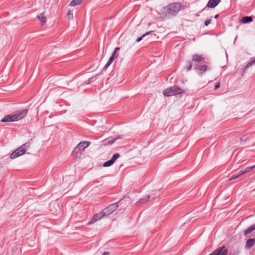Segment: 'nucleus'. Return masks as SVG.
<instances>
[{
	"instance_id": "f257e3e1",
	"label": "nucleus",
	"mask_w": 255,
	"mask_h": 255,
	"mask_svg": "<svg viewBox=\"0 0 255 255\" xmlns=\"http://www.w3.org/2000/svg\"><path fill=\"white\" fill-rule=\"evenodd\" d=\"M28 112V110L23 109L21 111H17L11 115H7L4 116L1 120V122H13L18 121L24 118Z\"/></svg>"
},
{
	"instance_id": "f03ea898",
	"label": "nucleus",
	"mask_w": 255,
	"mask_h": 255,
	"mask_svg": "<svg viewBox=\"0 0 255 255\" xmlns=\"http://www.w3.org/2000/svg\"><path fill=\"white\" fill-rule=\"evenodd\" d=\"M29 143L23 144L13 151L10 154V158L13 159L22 155L25 152L26 150L29 147Z\"/></svg>"
},
{
	"instance_id": "7ed1b4c3",
	"label": "nucleus",
	"mask_w": 255,
	"mask_h": 255,
	"mask_svg": "<svg viewBox=\"0 0 255 255\" xmlns=\"http://www.w3.org/2000/svg\"><path fill=\"white\" fill-rule=\"evenodd\" d=\"M181 4L179 2L173 3L169 4L166 8V12L172 15L176 14L181 9Z\"/></svg>"
},
{
	"instance_id": "20e7f679",
	"label": "nucleus",
	"mask_w": 255,
	"mask_h": 255,
	"mask_svg": "<svg viewBox=\"0 0 255 255\" xmlns=\"http://www.w3.org/2000/svg\"><path fill=\"white\" fill-rule=\"evenodd\" d=\"M90 144V142L88 141H82L80 142L74 149L73 154H81L82 151Z\"/></svg>"
},
{
	"instance_id": "39448f33",
	"label": "nucleus",
	"mask_w": 255,
	"mask_h": 255,
	"mask_svg": "<svg viewBox=\"0 0 255 255\" xmlns=\"http://www.w3.org/2000/svg\"><path fill=\"white\" fill-rule=\"evenodd\" d=\"M122 204L121 201H120L118 203H115L110 205L108 207L105 208L102 210L105 216H108L112 214L114 211H115L118 207V204Z\"/></svg>"
},
{
	"instance_id": "423d86ee",
	"label": "nucleus",
	"mask_w": 255,
	"mask_h": 255,
	"mask_svg": "<svg viewBox=\"0 0 255 255\" xmlns=\"http://www.w3.org/2000/svg\"><path fill=\"white\" fill-rule=\"evenodd\" d=\"M228 253V250L223 246L217 249L210 254V255H227Z\"/></svg>"
},
{
	"instance_id": "0eeeda50",
	"label": "nucleus",
	"mask_w": 255,
	"mask_h": 255,
	"mask_svg": "<svg viewBox=\"0 0 255 255\" xmlns=\"http://www.w3.org/2000/svg\"><path fill=\"white\" fill-rule=\"evenodd\" d=\"M105 216L103 211H101L98 213L94 215L92 219L89 222V224H93L95 222L98 221L100 219H101L102 217Z\"/></svg>"
},
{
	"instance_id": "6e6552de",
	"label": "nucleus",
	"mask_w": 255,
	"mask_h": 255,
	"mask_svg": "<svg viewBox=\"0 0 255 255\" xmlns=\"http://www.w3.org/2000/svg\"><path fill=\"white\" fill-rule=\"evenodd\" d=\"M171 88H172V91L174 92V95H179L185 93V91L177 86H174L171 87Z\"/></svg>"
},
{
	"instance_id": "1a4fd4ad",
	"label": "nucleus",
	"mask_w": 255,
	"mask_h": 255,
	"mask_svg": "<svg viewBox=\"0 0 255 255\" xmlns=\"http://www.w3.org/2000/svg\"><path fill=\"white\" fill-rule=\"evenodd\" d=\"M255 243V239H249L247 240L246 245H245V248L246 249H250L252 247H253Z\"/></svg>"
},
{
	"instance_id": "9d476101",
	"label": "nucleus",
	"mask_w": 255,
	"mask_h": 255,
	"mask_svg": "<svg viewBox=\"0 0 255 255\" xmlns=\"http://www.w3.org/2000/svg\"><path fill=\"white\" fill-rule=\"evenodd\" d=\"M220 2V0H209L207 7L210 8H214Z\"/></svg>"
},
{
	"instance_id": "9b49d317",
	"label": "nucleus",
	"mask_w": 255,
	"mask_h": 255,
	"mask_svg": "<svg viewBox=\"0 0 255 255\" xmlns=\"http://www.w3.org/2000/svg\"><path fill=\"white\" fill-rule=\"evenodd\" d=\"M203 60L202 55L199 54H194L192 56V60L194 62H200Z\"/></svg>"
},
{
	"instance_id": "f8f14e48",
	"label": "nucleus",
	"mask_w": 255,
	"mask_h": 255,
	"mask_svg": "<svg viewBox=\"0 0 255 255\" xmlns=\"http://www.w3.org/2000/svg\"><path fill=\"white\" fill-rule=\"evenodd\" d=\"M253 20L252 16H244L240 20V22L242 23H248Z\"/></svg>"
},
{
	"instance_id": "ddd939ff",
	"label": "nucleus",
	"mask_w": 255,
	"mask_h": 255,
	"mask_svg": "<svg viewBox=\"0 0 255 255\" xmlns=\"http://www.w3.org/2000/svg\"><path fill=\"white\" fill-rule=\"evenodd\" d=\"M163 94L165 96H171L174 95V92L172 91V88L171 87L165 89L163 92Z\"/></svg>"
},
{
	"instance_id": "4468645a",
	"label": "nucleus",
	"mask_w": 255,
	"mask_h": 255,
	"mask_svg": "<svg viewBox=\"0 0 255 255\" xmlns=\"http://www.w3.org/2000/svg\"><path fill=\"white\" fill-rule=\"evenodd\" d=\"M119 138H122V136H118L117 137H116L115 138H112L111 140H108V141H107V140H105L103 141V144L104 145H107L109 144H111L113 143L114 142H115L116 140H117L118 139H119Z\"/></svg>"
},
{
	"instance_id": "2eb2a0df",
	"label": "nucleus",
	"mask_w": 255,
	"mask_h": 255,
	"mask_svg": "<svg viewBox=\"0 0 255 255\" xmlns=\"http://www.w3.org/2000/svg\"><path fill=\"white\" fill-rule=\"evenodd\" d=\"M37 17L38 19L41 21L42 24H44L47 20L45 16L44 15V12L41 13L39 15H37Z\"/></svg>"
},
{
	"instance_id": "dca6fc26",
	"label": "nucleus",
	"mask_w": 255,
	"mask_h": 255,
	"mask_svg": "<svg viewBox=\"0 0 255 255\" xmlns=\"http://www.w3.org/2000/svg\"><path fill=\"white\" fill-rule=\"evenodd\" d=\"M255 230V225H253L250 226L245 231V235L247 237H249L248 235L252 231Z\"/></svg>"
},
{
	"instance_id": "f3484780",
	"label": "nucleus",
	"mask_w": 255,
	"mask_h": 255,
	"mask_svg": "<svg viewBox=\"0 0 255 255\" xmlns=\"http://www.w3.org/2000/svg\"><path fill=\"white\" fill-rule=\"evenodd\" d=\"M255 167V166H252L246 167L244 170L240 171V175H242L246 173L249 172L254 169Z\"/></svg>"
},
{
	"instance_id": "a211bd4d",
	"label": "nucleus",
	"mask_w": 255,
	"mask_h": 255,
	"mask_svg": "<svg viewBox=\"0 0 255 255\" xmlns=\"http://www.w3.org/2000/svg\"><path fill=\"white\" fill-rule=\"evenodd\" d=\"M198 69L199 71H201V73H200V74L201 75H202L203 72H205L209 69L208 68V66L207 65H200V66H198Z\"/></svg>"
},
{
	"instance_id": "6ab92c4d",
	"label": "nucleus",
	"mask_w": 255,
	"mask_h": 255,
	"mask_svg": "<svg viewBox=\"0 0 255 255\" xmlns=\"http://www.w3.org/2000/svg\"><path fill=\"white\" fill-rule=\"evenodd\" d=\"M255 63V58L253 59L250 62H249L247 65L245 67L244 69V71L246 72L249 68L251 66H252Z\"/></svg>"
},
{
	"instance_id": "aec40b11",
	"label": "nucleus",
	"mask_w": 255,
	"mask_h": 255,
	"mask_svg": "<svg viewBox=\"0 0 255 255\" xmlns=\"http://www.w3.org/2000/svg\"><path fill=\"white\" fill-rule=\"evenodd\" d=\"M83 0H73L69 4L71 6H75L80 4Z\"/></svg>"
},
{
	"instance_id": "412c9836",
	"label": "nucleus",
	"mask_w": 255,
	"mask_h": 255,
	"mask_svg": "<svg viewBox=\"0 0 255 255\" xmlns=\"http://www.w3.org/2000/svg\"><path fill=\"white\" fill-rule=\"evenodd\" d=\"M115 58H114V57H111L110 58L109 61L107 63V64L105 65V66L103 68V69L106 70L107 69V68L112 63L114 60H115Z\"/></svg>"
},
{
	"instance_id": "4be33fe9",
	"label": "nucleus",
	"mask_w": 255,
	"mask_h": 255,
	"mask_svg": "<svg viewBox=\"0 0 255 255\" xmlns=\"http://www.w3.org/2000/svg\"><path fill=\"white\" fill-rule=\"evenodd\" d=\"M120 154L118 153H116L114 154L112 157L110 159L113 163L115 162L117 159H118L120 157Z\"/></svg>"
},
{
	"instance_id": "5701e85b",
	"label": "nucleus",
	"mask_w": 255,
	"mask_h": 255,
	"mask_svg": "<svg viewBox=\"0 0 255 255\" xmlns=\"http://www.w3.org/2000/svg\"><path fill=\"white\" fill-rule=\"evenodd\" d=\"M187 65L185 66V68L187 71H190L191 70L192 67V64L191 61H188L187 62Z\"/></svg>"
},
{
	"instance_id": "b1692460",
	"label": "nucleus",
	"mask_w": 255,
	"mask_h": 255,
	"mask_svg": "<svg viewBox=\"0 0 255 255\" xmlns=\"http://www.w3.org/2000/svg\"><path fill=\"white\" fill-rule=\"evenodd\" d=\"M152 32V31H148V32H146L145 33H144V34H143L142 36L138 37V38L136 39V42H139L140 41H141V39H142V38H143L144 36H145V35H148V34H150Z\"/></svg>"
},
{
	"instance_id": "393cba45",
	"label": "nucleus",
	"mask_w": 255,
	"mask_h": 255,
	"mask_svg": "<svg viewBox=\"0 0 255 255\" xmlns=\"http://www.w3.org/2000/svg\"><path fill=\"white\" fill-rule=\"evenodd\" d=\"M114 164V163L111 160H109L106 162H105L104 164H103V166L104 167H109L110 166H111L112 165H113Z\"/></svg>"
},
{
	"instance_id": "a878e982",
	"label": "nucleus",
	"mask_w": 255,
	"mask_h": 255,
	"mask_svg": "<svg viewBox=\"0 0 255 255\" xmlns=\"http://www.w3.org/2000/svg\"><path fill=\"white\" fill-rule=\"evenodd\" d=\"M242 175H240V173L238 174V175H233L231 178H230L229 179V181H231L234 179H236V178H238L239 177H240V176H241Z\"/></svg>"
},
{
	"instance_id": "bb28decb",
	"label": "nucleus",
	"mask_w": 255,
	"mask_h": 255,
	"mask_svg": "<svg viewBox=\"0 0 255 255\" xmlns=\"http://www.w3.org/2000/svg\"><path fill=\"white\" fill-rule=\"evenodd\" d=\"M68 17L69 19L73 18V12L72 11L69 10L67 13Z\"/></svg>"
},
{
	"instance_id": "cd10ccee",
	"label": "nucleus",
	"mask_w": 255,
	"mask_h": 255,
	"mask_svg": "<svg viewBox=\"0 0 255 255\" xmlns=\"http://www.w3.org/2000/svg\"><path fill=\"white\" fill-rule=\"evenodd\" d=\"M211 22V19H207L206 20L205 22H204V25L206 26H208V25L209 24H210Z\"/></svg>"
},
{
	"instance_id": "c85d7f7f",
	"label": "nucleus",
	"mask_w": 255,
	"mask_h": 255,
	"mask_svg": "<svg viewBox=\"0 0 255 255\" xmlns=\"http://www.w3.org/2000/svg\"><path fill=\"white\" fill-rule=\"evenodd\" d=\"M220 87V82H218L216 84V85L215 86V90H217Z\"/></svg>"
},
{
	"instance_id": "c756f323",
	"label": "nucleus",
	"mask_w": 255,
	"mask_h": 255,
	"mask_svg": "<svg viewBox=\"0 0 255 255\" xmlns=\"http://www.w3.org/2000/svg\"><path fill=\"white\" fill-rule=\"evenodd\" d=\"M116 51H114L111 57H114V58H117V56H116Z\"/></svg>"
},
{
	"instance_id": "7c9ffc66",
	"label": "nucleus",
	"mask_w": 255,
	"mask_h": 255,
	"mask_svg": "<svg viewBox=\"0 0 255 255\" xmlns=\"http://www.w3.org/2000/svg\"><path fill=\"white\" fill-rule=\"evenodd\" d=\"M109 255V253L108 252H104L103 254V255Z\"/></svg>"
},
{
	"instance_id": "2f4dec72",
	"label": "nucleus",
	"mask_w": 255,
	"mask_h": 255,
	"mask_svg": "<svg viewBox=\"0 0 255 255\" xmlns=\"http://www.w3.org/2000/svg\"><path fill=\"white\" fill-rule=\"evenodd\" d=\"M149 198V196H148L146 197V198L142 199L143 200H145V201H147Z\"/></svg>"
},
{
	"instance_id": "473e14b6",
	"label": "nucleus",
	"mask_w": 255,
	"mask_h": 255,
	"mask_svg": "<svg viewBox=\"0 0 255 255\" xmlns=\"http://www.w3.org/2000/svg\"><path fill=\"white\" fill-rule=\"evenodd\" d=\"M120 50V48L119 47H117L115 48V51H116V52H117L118 51H119Z\"/></svg>"
},
{
	"instance_id": "72a5a7b5",
	"label": "nucleus",
	"mask_w": 255,
	"mask_h": 255,
	"mask_svg": "<svg viewBox=\"0 0 255 255\" xmlns=\"http://www.w3.org/2000/svg\"><path fill=\"white\" fill-rule=\"evenodd\" d=\"M219 15L218 14H216L215 16V18H217L218 17Z\"/></svg>"
},
{
	"instance_id": "f704fd0d",
	"label": "nucleus",
	"mask_w": 255,
	"mask_h": 255,
	"mask_svg": "<svg viewBox=\"0 0 255 255\" xmlns=\"http://www.w3.org/2000/svg\"><path fill=\"white\" fill-rule=\"evenodd\" d=\"M206 8V7H205L204 8H203L202 10H201V11H200L199 13L201 12L202 11L205 10Z\"/></svg>"
}]
</instances>
